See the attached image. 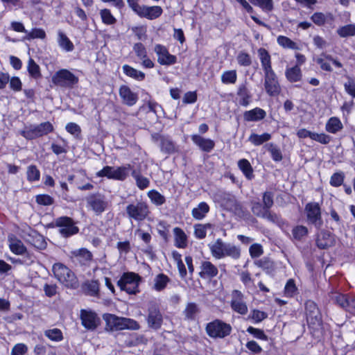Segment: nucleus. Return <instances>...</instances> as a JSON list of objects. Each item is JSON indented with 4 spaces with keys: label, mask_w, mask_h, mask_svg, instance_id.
Segmentation results:
<instances>
[{
    "label": "nucleus",
    "mask_w": 355,
    "mask_h": 355,
    "mask_svg": "<svg viewBox=\"0 0 355 355\" xmlns=\"http://www.w3.org/2000/svg\"><path fill=\"white\" fill-rule=\"evenodd\" d=\"M232 309L242 315H245L248 312V307L245 302L241 299H234L231 302Z\"/></svg>",
    "instance_id": "44"
},
{
    "label": "nucleus",
    "mask_w": 355,
    "mask_h": 355,
    "mask_svg": "<svg viewBox=\"0 0 355 355\" xmlns=\"http://www.w3.org/2000/svg\"><path fill=\"white\" fill-rule=\"evenodd\" d=\"M85 288L87 294L91 296L97 295L99 291V284L96 280L88 282L85 284Z\"/></svg>",
    "instance_id": "51"
},
{
    "label": "nucleus",
    "mask_w": 355,
    "mask_h": 355,
    "mask_svg": "<svg viewBox=\"0 0 355 355\" xmlns=\"http://www.w3.org/2000/svg\"><path fill=\"white\" fill-rule=\"evenodd\" d=\"M103 319L105 322V330L107 331H117L124 329L138 330L140 329L139 323L132 318L119 317L111 313H104Z\"/></svg>",
    "instance_id": "1"
},
{
    "label": "nucleus",
    "mask_w": 355,
    "mask_h": 355,
    "mask_svg": "<svg viewBox=\"0 0 355 355\" xmlns=\"http://www.w3.org/2000/svg\"><path fill=\"white\" fill-rule=\"evenodd\" d=\"M305 211L309 223L313 224L317 229H320L323 224V221L319 204L318 202H309L306 205Z\"/></svg>",
    "instance_id": "12"
},
{
    "label": "nucleus",
    "mask_w": 355,
    "mask_h": 355,
    "mask_svg": "<svg viewBox=\"0 0 355 355\" xmlns=\"http://www.w3.org/2000/svg\"><path fill=\"white\" fill-rule=\"evenodd\" d=\"M71 254L74 261H78L82 265L86 264L92 258V253L85 248L73 250Z\"/></svg>",
    "instance_id": "24"
},
{
    "label": "nucleus",
    "mask_w": 355,
    "mask_h": 355,
    "mask_svg": "<svg viewBox=\"0 0 355 355\" xmlns=\"http://www.w3.org/2000/svg\"><path fill=\"white\" fill-rule=\"evenodd\" d=\"M148 196L150 200L156 205H162L165 202V198L158 191L151 190L148 193Z\"/></svg>",
    "instance_id": "55"
},
{
    "label": "nucleus",
    "mask_w": 355,
    "mask_h": 355,
    "mask_svg": "<svg viewBox=\"0 0 355 355\" xmlns=\"http://www.w3.org/2000/svg\"><path fill=\"white\" fill-rule=\"evenodd\" d=\"M161 150L166 153H172L175 151V144L171 139L165 137H160Z\"/></svg>",
    "instance_id": "42"
},
{
    "label": "nucleus",
    "mask_w": 355,
    "mask_h": 355,
    "mask_svg": "<svg viewBox=\"0 0 355 355\" xmlns=\"http://www.w3.org/2000/svg\"><path fill=\"white\" fill-rule=\"evenodd\" d=\"M191 138L192 141L204 152L209 153L215 146V142L211 139L204 138L198 135H193Z\"/></svg>",
    "instance_id": "21"
},
{
    "label": "nucleus",
    "mask_w": 355,
    "mask_h": 355,
    "mask_svg": "<svg viewBox=\"0 0 355 355\" xmlns=\"http://www.w3.org/2000/svg\"><path fill=\"white\" fill-rule=\"evenodd\" d=\"M80 316L83 326L87 330L93 331L96 329L100 324V318L98 317L97 314L92 311L82 309Z\"/></svg>",
    "instance_id": "15"
},
{
    "label": "nucleus",
    "mask_w": 355,
    "mask_h": 355,
    "mask_svg": "<svg viewBox=\"0 0 355 355\" xmlns=\"http://www.w3.org/2000/svg\"><path fill=\"white\" fill-rule=\"evenodd\" d=\"M237 94L241 98L240 104L243 106H247L249 104L250 96L248 89L244 85L239 87Z\"/></svg>",
    "instance_id": "48"
},
{
    "label": "nucleus",
    "mask_w": 355,
    "mask_h": 355,
    "mask_svg": "<svg viewBox=\"0 0 355 355\" xmlns=\"http://www.w3.org/2000/svg\"><path fill=\"white\" fill-rule=\"evenodd\" d=\"M87 205L97 215L103 212L107 207L104 196L100 193L90 194L86 197Z\"/></svg>",
    "instance_id": "16"
},
{
    "label": "nucleus",
    "mask_w": 355,
    "mask_h": 355,
    "mask_svg": "<svg viewBox=\"0 0 355 355\" xmlns=\"http://www.w3.org/2000/svg\"><path fill=\"white\" fill-rule=\"evenodd\" d=\"M45 336L50 340L53 341H60L62 340V333L58 329H53L46 330L44 333Z\"/></svg>",
    "instance_id": "56"
},
{
    "label": "nucleus",
    "mask_w": 355,
    "mask_h": 355,
    "mask_svg": "<svg viewBox=\"0 0 355 355\" xmlns=\"http://www.w3.org/2000/svg\"><path fill=\"white\" fill-rule=\"evenodd\" d=\"M27 180L30 182H35L40 180V172L35 165H31L27 168Z\"/></svg>",
    "instance_id": "52"
},
{
    "label": "nucleus",
    "mask_w": 355,
    "mask_h": 355,
    "mask_svg": "<svg viewBox=\"0 0 355 355\" xmlns=\"http://www.w3.org/2000/svg\"><path fill=\"white\" fill-rule=\"evenodd\" d=\"M51 80L58 87L71 89L78 83V78L69 70L62 69L55 73Z\"/></svg>",
    "instance_id": "6"
},
{
    "label": "nucleus",
    "mask_w": 355,
    "mask_h": 355,
    "mask_svg": "<svg viewBox=\"0 0 355 355\" xmlns=\"http://www.w3.org/2000/svg\"><path fill=\"white\" fill-rule=\"evenodd\" d=\"M213 227V225L211 223L205 224H196L193 226L194 235L198 239H202L206 237L207 231Z\"/></svg>",
    "instance_id": "37"
},
{
    "label": "nucleus",
    "mask_w": 355,
    "mask_h": 355,
    "mask_svg": "<svg viewBox=\"0 0 355 355\" xmlns=\"http://www.w3.org/2000/svg\"><path fill=\"white\" fill-rule=\"evenodd\" d=\"M132 170L130 164L119 167L105 166L102 170L97 173L98 177H107L109 179L123 181L128 176Z\"/></svg>",
    "instance_id": "8"
},
{
    "label": "nucleus",
    "mask_w": 355,
    "mask_h": 355,
    "mask_svg": "<svg viewBox=\"0 0 355 355\" xmlns=\"http://www.w3.org/2000/svg\"><path fill=\"white\" fill-rule=\"evenodd\" d=\"M238 166L248 180L253 178V170L248 160L242 159L239 161Z\"/></svg>",
    "instance_id": "41"
},
{
    "label": "nucleus",
    "mask_w": 355,
    "mask_h": 355,
    "mask_svg": "<svg viewBox=\"0 0 355 355\" xmlns=\"http://www.w3.org/2000/svg\"><path fill=\"white\" fill-rule=\"evenodd\" d=\"M209 211V205L206 202H202L199 203L197 207L192 209L191 215L196 220H202Z\"/></svg>",
    "instance_id": "32"
},
{
    "label": "nucleus",
    "mask_w": 355,
    "mask_h": 355,
    "mask_svg": "<svg viewBox=\"0 0 355 355\" xmlns=\"http://www.w3.org/2000/svg\"><path fill=\"white\" fill-rule=\"evenodd\" d=\"M52 270L55 277L65 286L73 288L78 286V280L75 274L64 264L55 263Z\"/></svg>",
    "instance_id": "4"
},
{
    "label": "nucleus",
    "mask_w": 355,
    "mask_h": 355,
    "mask_svg": "<svg viewBox=\"0 0 355 355\" xmlns=\"http://www.w3.org/2000/svg\"><path fill=\"white\" fill-rule=\"evenodd\" d=\"M220 202L221 206L225 209L234 212L239 216L243 217L245 215V211L233 195L227 193H222Z\"/></svg>",
    "instance_id": "11"
},
{
    "label": "nucleus",
    "mask_w": 355,
    "mask_h": 355,
    "mask_svg": "<svg viewBox=\"0 0 355 355\" xmlns=\"http://www.w3.org/2000/svg\"><path fill=\"white\" fill-rule=\"evenodd\" d=\"M162 321V315L159 307L155 303H150L148 308L147 322L148 327L154 329H158L161 327Z\"/></svg>",
    "instance_id": "14"
},
{
    "label": "nucleus",
    "mask_w": 355,
    "mask_h": 355,
    "mask_svg": "<svg viewBox=\"0 0 355 355\" xmlns=\"http://www.w3.org/2000/svg\"><path fill=\"white\" fill-rule=\"evenodd\" d=\"M344 87L347 94L355 98V82L350 78H348L347 82L344 84Z\"/></svg>",
    "instance_id": "64"
},
{
    "label": "nucleus",
    "mask_w": 355,
    "mask_h": 355,
    "mask_svg": "<svg viewBox=\"0 0 355 355\" xmlns=\"http://www.w3.org/2000/svg\"><path fill=\"white\" fill-rule=\"evenodd\" d=\"M100 16L102 21L106 25H113L116 22V18L112 15L109 9L101 10Z\"/></svg>",
    "instance_id": "45"
},
{
    "label": "nucleus",
    "mask_w": 355,
    "mask_h": 355,
    "mask_svg": "<svg viewBox=\"0 0 355 355\" xmlns=\"http://www.w3.org/2000/svg\"><path fill=\"white\" fill-rule=\"evenodd\" d=\"M258 55L264 73L274 71L272 68L271 58L267 50L260 48L258 50Z\"/></svg>",
    "instance_id": "23"
},
{
    "label": "nucleus",
    "mask_w": 355,
    "mask_h": 355,
    "mask_svg": "<svg viewBox=\"0 0 355 355\" xmlns=\"http://www.w3.org/2000/svg\"><path fill=\"white\" fill-rule=\"evenodd\" d=\"M169 282L170 279L167 275L160 273L154 279L153 288L157 291H161L166 287Z\"/></svg>",
    "instance_id": "34"
},
{
    "label": "nucleus",
    "mask_w": 355,
    "mask_h": 355,
    "mask_svg": "<svg viewBox=\"0 0 355 355\" xmlns=\"http://www.w3.org/2000/svg\"><path fill=\"white\" fill-rule=\"evenodd\" d=\"M122 68L124 73L129 77L139 81L143 80L145 78L144 73L141 71H138L128 64H124Z\"/></svg>",
    "instance_id": "35"
},
{
    "label": "nucleus",
    "mask_w": 355,
    "mask_h": 355,
    "mask_svg": "<svg viewBox=\"0 0 355 355\" xmlns=\"http://www.w3.org/2000/svg\"><path fill=\"white\" fill-rule=\"evenodd\" d=\"M331 60H332V55L323 53L316 59V62L322 70L331 72L333 71L330 64Z\"/></svg>",
    "instance_id": "33"
},
{
    "label": "nucleus",
    "mask_w": 355,
    "mask_h": 355,
    "mask_svg": "<svg viewBox=\"0 0 355 355\" xmlns=\"http://www.w3.org/2000/svg\"><path fill=\"white\" fill-rule=\"evenodd\" d=\"M66 130L73 135L75 137H79L81 133L80 127L75 123H69L66 125Z\"/></svg>",
    "instance_id": "61"
},
{
    "label": "nucleus",
    "mask_w": 355,
    "mask_h": 355,
    "mask_svg": "<svg viewBox=\"0 0 355 355\" xmlns=\"http://www.w3.org/2000/svg\"><path fill=\"white\" fill-rule=\"evenodd\" d=\"M205 331L213 339H223L231 334L232 327L222 320L215 319L206 324Z\"/></svg>",
    "instance_id": "3"
},
{
    "label": "nucleus",
    "mask_w": 355,
    "mask_h": 355,
    "mask_svg": "<svg viewBox=\"0 0 355 355\" xmlns=\"http://www.w3.org/2000/svg\"><path fill=\"white\" fill-rule=\"evenodd\" d=\"M277 43L279 45L284 48L297 49V46L296 43L293 42L291 39L286 36L280 35L277 37Z\"/></svg>",
    "instance_id": "53"
},
{
    "label": "nucleus",
    "mask_w": 355,
    "mask_h": 355,
    "mask_svg": "<svg viewBox=\"0 0 355 355\" xmlns=\"http://www.w3.org/2000/svg\"><path fill=\"white\" fill-rule=\"evenodd\" d=\"M173 232L175 234V245L179 248H185L187 246V236L184 231L179 227H175Z\"/></svg>",
    "instance_id": "38"
},
{
    "label": "nucleus",
    "mask_w": 355,
    "mask_h": 355,
    "mask_svg": "<svg viewBox=\"0 0 355 355\" xmlns=\"http://www.w3.org/2000/svg\"><path fill=\"white\" fill-rule=\"evenodd\" d=\"M285 76L287 80L291 83H295L301 80L302 74L298 64L287 68L285 71Z\"/></svg>",
    "instance_id": "28"
},
{
    "label": "nucleus",
    "mask_w": 355,
    "mask_h": 355,
    "mask_svg": "<svg viewBox=\"0 0 355 355\" xmlns=\"http://www.w3.org/2000/svg\"><path fill=\"white\" fill-rule=\"evenodd\" d=\"M125 213L130 220L141 222L148 217L150 211L148 205L140 200L128 205L125 207Z\"/></svg>",
    "instance_id": "5"
},
{
    "label": "nucleus",
    "mask_w": 355,
    "mask_h": 355,
    "mask_svg": "<svg viewBox=\"0 0 355 355\" xmlns=\"http://www.w3.org/2000/svg\"><path fill=\"white\" fill-rule=\"evenodd\" d=\"M292 233L294 239L301 240L308 234V229L305 226L298 225L293 229Z\"/></svg>",
    "instance_id": "58"
},
{
    "label": "nucleus",
    "mask_w": 355,
    "mask_h": 355,
    "mask_svg": "<svg viewBox=\"0 0 355 355\" xmlns=\"http://www.w3.org/2000/svg\"><path fill=\"white\" fill-rule=\"evenodd\" d=\"M343 128L340 120L338 117H331L325 125V129L327 132L336 134Z\"/></svg>",
    "instance_id": "31"
},
{
    "label": "nucleus",
    "mask_w": 355,
    "mask_h": 355,
    "mask_svg": "<svg viewBox=\"0 0 355 355\" xmlns=\"http://www.w3.org/2000/svg\"><path fill=\"white\" fill-rule=\"evenodd\" d=\"M200 313L198 305L194 302H189L186 305L183 314L185 320H194Z\"/></svg>",
    "instance_id": "27"
},
{
    "label": "nucleus",
    "mask_w": 355,
    "mask_h": 355,
    "mask_svg": "<svg viewBox=\"0 0 355 355\" xmlns=\"http://www.w3.org/2000/svg\"><path fill=\"white\" fill-rule=\"evenodd\" d=\"M251 3L266 11H271L273 8L272 0H252Z\"/></svg>",
    "instance_id": "57"
},
{
    "label": "nucleus",
    "mask_w": 355,
    "mask_h": 355,
    "mask_svg": "<svg viewBox=\"0 0 355 355\" xmlns=\"http://www.w3.org/2000/svg\"><path fill=\"white\" fill-rule=\"evenodd\" d=\"M345 180V173L343 171H339L333 173L330 178V184L334 187H338L343 184Z\"/></svg>",
    "instance_id": "50"
},
{
    "label": "nucleus",
    "mask_w": 355,
    "mask_h": 355,
    "mask_svg": "<svg viewBox=\"0 0 355 355\" xmlns=\"http://www.w3.org/2000/svg\"><path fill=\"white\" fill-rule=\"evenodd\" d=\"M273 197L274 195L270 191H266L263 194V205L268 210H270L273 205Z\"/></svg>",
    "instance_id": "60"
},
{
    "label": "nucleus",
    "mask_w": 355,
    "mask_h": 355,
    "mask_svg": "<svg viewBox=\"0 0 355 355\" xmlns=\"http://www.w3.org/2000/svg\"><path fill=\"white\" fill-rule=\"evenodd\" d=\"M271 139V135L269 133H263L262 135H257L252 133L248 138V141L253 144L254 146H260L264 142L269 141Z\"/></svg>",
    "instance_id": "40"
},
{
    "label": "nucleus",
    "mask_w": 355,
    "mask_h": 355,
    "mask_svg": "<svg viewBox=\"0 0 355 355\" xmlns=\"http://www.w3.org/2000/svg\"><path fill=\"white\" fill-rule=\"evenodd\" d=\"M58 42L60 47L67 52H71L74 49L73 44L61 31L58 33Z\"/></svg>",
    "instance_id": "30"
},
{
    "label": "nucleus",
    "mask_w": 355,
    "mask_h": 355,
    "mask_svg": "<svg viewBox=\"0 0 355 355\" xmlns=\"http://www.w3.org/2000/svg\"><path fill=\"white\" fill-rule=\"evenodd\" d=\"M133 50L140 60L145 58L146 56H147L146 49L143 44L140 42L135 44L133 46Z\"/></svg>",
    "instance_id": "63"
},
{
    "label": "nucleus",
    "mask_w": 355,
    "mask_h": 355,
    "mask_svg": "<svg viewBox=\"0 0 355 355\" xmlns=\"http://www.w3.org/2000/svg\"><path fill=\"white\" fill-rule=\"evenodd\" d=\"M244 119L247 121H257L263 119L266 116V112L259 107H256L244 113Z\"/></svg>",
    "instance_id": "26"
},
{
    "label": "nucleus",
    "mask_w": 355,
    "mask_h": 355,
    "mask_svg": "<svg viewBox=\"0 0 355 355\" xmlns=\"http://www.w3.org/2000/svg\"><path fill=\"white\" fill-rule=\"evenodd\" d=\"M9 247L10 250L16 254H23L26 252V248L23 243L15 236H9Z\"/></svg>",
    "instance_id": "29"
},
{
    "label": "nucleus",
    "mask_w": 355,
    "mask_h": 355,
    "mask_svg": "<svg viewBox=\"0 0 355 355\" xmlns=\"http://www.w3.org/2000/svg\"><path fill=\"white\" fill-rule=\"evenodd\" d=\"M251 209L255 216L263 218H264L266 213L268 211V209L265 208V207L259 202H252Z\"/></svg>",
    "instance_id": "46"
},
{
    "label": "nucleus",
    "mask_w": 355,
    "mask_h": 355,
    "mask_svg": "<svg viewBox=\"0 0 355 355\" xmlns=\"http://www.w3.org/2000/svg\"><path fill=\"white\" fill-rule=\"evenodd\" d=\"M154 51L157 55V62L160 64L171 65L177 61L176 57L170 54L167 49L161 44L155 45Z\"/></svg>",
    "instance_id": "18"
},
{
    "label": "nucleus",
    "mask_w": 355,
    "mask_h": 355,
    "mask_svg": "<svg viewBox=\"0 0 355 355\" xmlns=\"http://www.w3.org/2000/svg\"><path fill=\"white\" fill-rule=\"evenodd\" d=\"M140 277L134 272H125L117 282V286L121 291H124L128 294H136L139 292V284Z\"/></svg>",
    "instance_id": "7"
},
{
    "label": "nucleus",
    "mask_w": 355,
    "mask_h": 355,
    "mask_svg": "<svg viewBox=\"0 0 355 355\" xmlns=\"http://www.w3.org/2000/svg\"><path fill=\"white\" fill-rule=\"evenodd\" d=\"M27 68L28 73L33 78H38L41 77L40 67L32 58L29 59Z\"/></svg>",
    "instance_id": "47"
},
{
    "label": "nucleus",
    "mask_w": 355,
    "mask_h": 355,
    "mask_svg": "<svg viewBox=\"0 0 355 355\" xmlns=\"http://www.w3.org/2000/svg\"><path fill=\"white\" fill-rule=\"evenodd\" d=\"M311 139L316 141L322 144H327L331 141V137L324 133L313 132Z\"/></svg>",
    "instance_id": "62"
},
{
    "label": "nucleus",
    "mask_w": 355,
    "mask_h": 355,
    "mask_svg": "<svg viewBox=\"0 0 355 355\" xmlns=\"http://www.w3.org/2000/svg\"><path fill=\"white\" fill-rule=\"evenodd\" d=\"M264 87L266 93L270 96H275L279 94L281 87L274 71L264 73Z\"/></svg>",
    "instance_id": "13"
},
{
    "label": "nucleus",
    "mask_w": 355,
    "mask_h": 355,
    "mask_svg": "<svg viewBox=\"0 0 355 355\" xmlns=\"http://www.w3.org/2000/svg\"><path fill=\"white\" fill-rule=\"evenodd\" d=\"M131 171L132 176L135 178L137 186L140 189H144L147 188L150 183L149 180L147 178L142 176L140 173V171H137L135 169Z\"/></svg>",
    "instance_id": "39"
},
{
    "label": "nucleus",
    "mask_w": 355,
    "mask_h": 355,
    "mask_svg": "<svg viewBox=\"0 0 355 355\" xmlns=\"http://www.w3.org/2000/svg\"><path fill=\"white\" fill-rule=\"evenodd\" d=\"M267 150L270 153L271 157L275 162H280L283 157L280 149L273 144L266 145Z\"/></svg>",
    "instance_id": "49"
},
{
    "label": "nucleus",
    "mask_w": 355,
    "mask_h": 355,
    "mask_svg": "<svg viewBox=\"0 0 355 355\" xmlns=\"http://www.w3.org/2000/svg\"><path fill=\"white\" fill-rule=\"evenodd\" d=\"M135 12L141 17L148 19H155L159 17L162 13V8L158 6H140L135 9Z\"/></svg>",
    "instance_id": "17"
},
{
    "label": "nucleus",
    "mask_w": 355,
    "mask_h": 355,
    "mask_svg": "<svg viewBox=\"0 0 355 355\" xmlns=\"http://www.w3.org/2000/svg\"><path fill=\"white\" fill-rule=\"evenodd\" d=\"M264 218L267 219L268 221H270L274 224H276L277 226H279L282 229H284L285 227L287 226L286 223L281 217L280 215H279L273 211H271L270 210L268 211Z\"/></svg>",
    "instance_id": "36"
},
{
    "label": "nucleus",
    "mask_w": 355,
    "mask_h": 355,
    "mask_svg": "<svg viewBox=\"0 0 355 355\" xmlns=\"http://www.w3.org/2000/svg\"><path fill=\"white\" fill-rule=\"evenodd\" d=\"M35 200L37 204L44 206L51 205L54 202L53 198L46 194H40L36 196Z\"/></svg>",
    "instance_id": "59"
},
{
    "label": "nucleus",
    "mask_w": 355,
    "mask_h": 355,
    "mask_svg": "<svg viewBox=\"0 0 355 355\" xmlns=\"http://www.w3.org/2000/svg\"><path fill=\"white\" fill-rule=\"evenodd\" d=\"M305 311L308 322L315 324L320 320V313L317 304L312 300L305 302Z\"/></svg>",
    "instance_id": "20"
},
{
    "label": "nucleus",
    "mask_w": 355,
    "mask_h": 355,
    "mask_svg": "<svg viewBox=\"0 0 355 355\" xmlns=\"http://www.w3.org/2000/svg\"><path fill=\"white\" fill-rule=\"evenodd\" d=\"M119 96L124 104L128 106L134 105L137 100V94L132 92L131 89L126 85H122L119 88Z\"/></svg>",
    "instance_id": "22"
},
{
    "label": "nucleus",
    "mask_w": 355,
    "mask_h": 355,
    "mask_svg": "<svg viewBox=\"0 0 355 355\" xmlns=\"http://www.w3.org/2000/svg\"><path fill=\"white\" fill-rule=\"evenodd\" d=\"M236 72L235 70L223 72L221 76V80L224 84H234L236 81Z\"/></svg>",
    "instance_id": "54"
},
{
    "label": "nucleus",
    "mask_w": 355,
    "mask_h": 355,
    "mask_svg": "<svg viewBox=\"0 0 355 355\" xmlns=\"http://www.w3.org/2000/svg\"><path fill=\"white\" fill-rule=\"evenodd\" d=\"M211 254L215 259H220L229 257L233 259H238L241 257V249L230 243H225L221 239L208 244Z\"/></svg>",
    "instance_id": "2"
},
{
    "label": "nucleus",
    "mask_w": 355,
    "mask_h": 355,
    "mask_svg": "<svg viewBox=\"0 0 355 355\" xmlns=\"http://www.w3.org/2000/svg\"><path fill=\"white\" fill-rule=\"evenodd\" d=\"M218 270L209 261H203L200 266L199 276L202 279H211L217 276Z\"/></svg>",
    "instance_id": "19"
},
{
    "label": "nucleus",
    "mask_w": 355,
    "mask_h": 355,
    "mask_svg": "<svg viewBox=\"0 0 355 355\" xmlns=\"http://www.w3.org/2000/svg\"><path fill=\"white\" fill-rule=\"evenodd\" d=\"M54 225L59 228L60 234L64 238L76 234L79 228L73 220L68 216H61L54 220Z\"/></svg>",
    "instance_id": "10"
},
{
    "label": "nucleus",
    "mask_w": 355,
    "mask_h": 355,
    "mask_svg": "<svg viewBox=\"0 0 355 355\" xmlns=\"http://www.w3.org/2000/svg\"><path fill=\"white\" fill-rule=\"evenodd\" d=\"M53 130L52 124L49 122H44L37 125H31L21 132V135L26 139H34L42 137Z\"/></svg>",
    "instance_id": "9"
},
{
    "label": "nucleus",
    "mask_w": 355,
    "mask_h": 355,
    "mask_svg": "<svg viewBox=\"0 0 355 355\" xmlns=\"http://www.w3.org/2000/svg\"><path fill=\"white\" fill-rule=\"evenodd\" d=\"M330 300L332 302L342 309L346 310L349 302V295L340 293L339 292H331L329 293Z\"/></svg>",
    "instance_id": "25"
},
{
    "label": "nucleus",
    "mask_w": 355,
    "mask_h": 355,
    "mask_svg": "<svg viewBox=\"0 0 355 355\" xmlns=\"http://www.w3.org/2000/svg\"><path fill=\"white\" fill-rule=\"evenodd\" d=\"M338 35L341 37L355 35V24H348L340 27L337 30Z\"/></svg>",
    "instance_id": "43"
}]
</instances>
